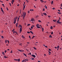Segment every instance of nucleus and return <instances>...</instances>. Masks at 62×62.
I'll list each match as a JSON object with an SVG mask.
<instances>
[{
    "instance_id": "nucleus-36",
    "label": "nucleus",
    "mask_w": 62,
    "mask_h": 62,
    "mask_svg": "<svg viewBox=\"0 0 62 62\" xmlns=\"http://www.w3.org/2000/svg\"><path fill=\"white\" fill-rule=\"evenodd\" d=\"M27 33H28V34H29L30 33V32L29 31H28L27 32Z\"/></svg>"
},
{
    "instance_id": "nucleus-29",
    "label": "nucleus",
    "mask_w": 62,
    "mask_h": 62,
    "mask_svg": "<svg viewBox=\"0 0 62 62\" xmlns=\"http://www.w3.org/2000/svg\"><path fill=\"white\" fill-rule=\"evenodd\" d=\"M48 50H49V51H52V50L50 48H49L48 49Z\"/></svg>"
},
{
    "instance_id": "nucleus-23",
    "label": "nucleus",
    "mask_w": 62,
    "mask_h": 62,
    "mask_svg": "<svg viewBox=\"0 0 62 62\" xmlns=\"http://www.w3.org/2000/svg\"><path fill=\"white\" fill-rule=\"evenodd\" d=\"M42 31H44V29L43 28H42Z\"/></svg>"
},
{
    "instance_id": "nucleus-19",
    "label": "nucleus",
    "mask_w": 62,
    "mask_h": 62,
    "mask_svg": "<svg viewBox=\"0 0 62 62\" xmlns=\"http://www.w3.org/2000/svg\"><path fill=\"white\" fill-rule=\"evenodd\" d=\"M4 58H8V57L6 56H4Z\"/></svg>"
},
{
    "instance_id": "nucleus-30",
    "label": "nucleus",
    "mask_w": 62,
    "mask_h": 62,
    "mask_svg": "<svg viewBox=\"0 0 62 62\" xmlns=\"http://www.w3.org/2000/svg\"><path fill=\"white\" fill-rule=\"evenodd\" d=\"M39 24H37L36 25V26H39Z\"/></svg>"
},
{
    "instance_id": "nucleus-40",
    "label": "nucleus",
    "mask_w": 62,
    "mask_h": 62,
    "mask_svg": "<svg viewBox=\"0 0 62 62\" xmlns=\"http://www.w3.org/2000/svg\"><path fill=\"white\" fill-rule=\"evenodd\" d=\"M59 46H57V48L58 49L59 48Z\"/></svg>"
},
{
    "instance_id": "nucleus-27",
    "label": "nucleus",
    "mask_w": 62,
    "mask_h": 62,
    "mask_svg": "<svg viewBox=\"0 0 62 62\" xmlns=\"http://www.w3.org/2000/svg\"><path fill=\"white\" fill-rule=\"evenodd\" d=\"M17 61L19 62H20V59H19Z\"/></svg>"
},
{
    "instance_id": "nucleus-11",
    "label": "nucleus",
    "mask_w": 62,
    "mask_h": 62,
    "mask_svg": "<svg viewBox=\"0 0 62 62\" xmlns=\"http://www.w3.org/2000/svg\"><path fill=\"white\" fill-rule=\"evenodd\" d=\"M31 21H34L35 20H34V18H32L31 19Z\"/></svg>"
},
{
    "instance_id": "nucleus-8",
    "label": "nucleus",
    "mask_w": 62,
    "mask_h": 62,
    "mask_svg": "<svg viewBox=\"0 0 62 62\" xmlns=\"http://www.w3.org/2000/svg\"><path fill=\"white\" fill-rule=\"evenodd\" d=\"M1 11L2 12H4V11H3V9L2 8H1Z\"/></svg>"
},
{
    "instance_id": "nucleus-57",
    "label": "nucleus",
    "mask_w": 62,
    "mask_h": 62,
    "mask_svg": "<svg viewBox=\"0 0 62 62\" xmlns=\"http://www.w3.org/2000/svg\"><path fill=\"white\" fill-rule=\"evenodd\" d=\"M22 43H20V44H19V45H20V46H22Z\"/></svg>"
},
{
    "instance_id": "nucleus-32",
    "label": "nucleus",
    "mask_w": 62,
    "mask_h": 62,
    "mask_svg": "<svg viewBox=\"0 0 62 62\" xmlns=\"http://www.w3.org/2000/svg\"><path fill=\"white\" fill-rule=\"evenodd\" d=\"M58 14H61V13L60 12H58Z\"/></svg>"
},
{
    "instance_id": "nucleus-12",
    "label": "nucleus",
    "mask_w": 62,
    "mask_h": 62,
    "mask_svg": "<svg viewBox=\"0 0 62 62\" xmlns=\"http://www.w3.org/2000/svg\"><path fill=\"white\" fill-rule=\"evenodd\" d=\"M25 62H26L27 61H28V60L27 59H25Z\"/></svg>"
},
{
    "instance_id": "nucleus-17",
    "label": "nucleus",
    "mask_w": 62,
    "mask_h": 62,
    "mask_svg": "<svg viewBox=\"0 0 62 62\" xmlns=\"http://www.w3.org/2000/svg\"><path fill=\"white\" fill-rule=\"evenodd\" d=\"M36 27H37V28H40V27L39 26H37Z\"/></svg>"
},
{
    "instance_id": "nucleus-46",
    "label": "nucleus",
    "mask_w": 62,
    "mask_h": 62,
    "mask_svg": "<svg viewBox=\"0 0 62 62\" xmlns=\"http://www.w3.org/2000/svg\"><path fill=\"white\" fill-rule=\"evenodd\" d=\"M38 22H40V23L41 22V21L40 20H39L38 21Z\"/></svg>"
},
{
    "instance_id": "nucleus-4",
    "label": "nucleus",
    "mask_w": 62,
    "mask_h": 62,
    "mask_svg": "<svg viewBox=\"0 0 62 62\" xmlns=\"http://www.w3.org/2000/svg\"><path fill=\"white\" fill-rule=\"evenodd\" d=\"M57 22L58 23H59V24H60L61 23V22H60V21H57Z\"/></svg>"
},
{
    "instance_id": "nucleus-38",
    "label": "nucleus",
    "mask_w": 62,
    "mask_h": 62,
    "mask_svg": "<svg viewBox=\"0 0 62 62\" xmlns=\"http://www.w3.org/2000/svg\"><path fill=\"white\" fill-rule=\"evenodd\" d=\"M30 25V24H27V26H29V25Z\"/></svg>"
},
{
    "instance_id": "nucleus-59",
    "label": "nucleus",
    "mask_w": 62,
    "mask_h": 62,
    "mask_svg": "<svg viewBox=\"0 0 62 62\" xmlns=\"http://www.w3.org/2000/svg\"><path fill=\"white\" fill-rule=\"evenodd\" d=\"M15 30L14 29H13V30H12V32H13V31H14Z\"/></svg>"
},
{
    "instance_id": "nucleus-22",
    "label": "nucleus",
    "mask_w": 62,
    "mask_h": 62,
    "mask_svg": "<svg viewBox=\"0 0 62 62\" xmlns=\"http://www.w3.org/2000/svg\"><path fill=\"white\" fill-rule=\"evenodd\" d=\"M49 37H50L51 38H52V35H50V36H49Z\"/></svg>"
},
{
    "instance_id": "nucleus-18",
    "label": "nucleus",
    "mask_w": 62,
    "mask_h": 62,
    "mask_svg": "<svg viewBox=\"0 0 62 62\" xmlns=\"http://www.w3.org/2000/svg\"><path fill=\"white\" fill-rule=\"evenodd\" d=\"M22 37L23 38V39H24L25 38V37H24L23 35L22 36Z\"/></svg>"
},
{
    "instance_id": "nucleus-10",
    "label": "nucleus",
    "mask_w": 62,
    "mask_h": 62,
    "mask_svg": "<svg viewBox=\"0 0 62 62\" xmlns=\"http://www.w3.org/2000/svg\"><path fill=\"white\" fill-rule=\"evenodd\" d=\"M23 54H24V56H25L26 57H27V55H26V54H25L24 53H23Z\"/></svg>"
},
{
    "instance_id": "nucleus-55",
    "label": "nucleus",
    "mask_w": 62,
    "mask_h": 62,
    "mask_svg": "<svg viewBox=\"0 0 62 62\" xmlns=\"http://www.w3.org/2000/svg\"><path fill=\"white\" fill-rule=\"evenodd\" d=\"M55 49H57V47L55 46Z\"/></svg>"
},
{
    "instance_id": "nucleus-43",
    "label": "nucleus",
    "mask_w": 62,
    "mask_h": 62,
    "mask_svg": "<svg viewBox=\"0 0 62 62\" xmlns=\"http://www.w3.org/2000/svg\"><path fill=\"white\" fill-rule=\"evenodd\" d=\"M5 43H7V40H5Z\"/></svg>"
},
{
    "instance_id": "nucleus-5",
    "label": "nucleus",
    "mask_w": 62,
    "mask_h": 62,
    "mask_svg": "<svg viewBox=\"0 0 62 62\" xmlns=\"http://www.w3.org/2000/svg\"><path fill=\"white\" fill-rule=\"evenodd\" d=\"M31 56L33 57H34V58H35V57H36V56L34 54L31 55Z\"/></svg>"
},
{
    "instance_id": "nucleus-15",
    "label": "nucleus",
    "mask_w": 62,
    "mask_h": 62,
    "mask_svg": "<svg viewBox=\"0 0 62 62\" xmlns=\"http://www.w3.org/2000/svg\"><path fill=\"white\" fill-rule=\"evenodd\" d=\"M30 32L32 34H34V33H33L32 31H30Z\"/></svg>"
},
{
    "instance_id": "nucleus-61",
    "label": "nucleus",
    "mask_w": 62,
    "mask_h": 62,
    "mask_svg": "<svg viewBox=\"0 0 62 62\" xmlns=\"http://www.w3.org/2000/svg\"><path fill=\"white\" fill-rule=\"evenodd\" d=\"M7 10H8V8H7Z\"/></svg>"
},
{
    "instance_id": "nucleus-51",
    "label": "nucleus",
    "mask_w": 62,
    "mask_h": 62,
    "mask_svg": "<svg viewBox=\"0 0 62 62\" xmlns=\"http://www.w3.org/2000/svg\"><path fill=\"white\" fill-rule=\"evenodd\" d=\"M48 52L49 53V54H51V52L50 51H48Z\"/></svg>"
},
{
    "instance_id": "nucleus-41",
    "label": "nucleus",
    "mask_w": 62,
    "mask_h": 62,
    "mask_svg": "<svg viewBox=\"0 0 62 62\" xmlns=\"http://www.w3.org/2000/svg\"><path fill=\"white\" fill-rule=\"evenodd\" d=\"M53 34H54V32H51V35H53Z\"/></svg>"
},
{
    "instance_id": "nucleus-39",
    "label": "nucleus",
    "mask_w": 62,
    "mask_h": 62,
    "mask_svg": "<svg viewBox=\"0 0 62 62\" xmlns=\"http://www.w3.org/2000/svg\"><path fill=\"white\" fill-rule=\"evenodd\" d=\"M35 37V36H33V37H32V39H33V38H34Z\"/></svg>"
},
{
    "instance_id": "nucleus-26",
    "label": "nucleus",
    "mask_w": 62,
    "mask_h": 62,
    "mask_svg": "<svg viewBox=\"0 0 62 62\" xmlns=\"http://www.w3.org/2000/svg\"><path fill=\"white\" fill-rule=\"evenodd\" d=\"M14 2V0H12V1H11V3H13Z\"/></svg>"
},
{
    "instance_id": "nucleus-24",
    "label": "nucleus",
    "mask_w": 62,
    "mask_h": 62,
    "mask_svg": "<svg viewBox=\"0 0 62 62\" xmlns=\"http://www.w3.org/2000/svg\"><path fill=\"white\" fill-rule=\"evenodd\" d=\"M54 3V2L53 1H52L51 2V4L52 5Z\"/></svg>"
},
{
    "instance_id": "nucleus-54",
    "label": "nucleus",
    "mask_w": 62,
    "mask_h": 62,
    "mask_svg": "<svg viewBox=\"0 0 62 62\" xmlns=\"http://www.w3.org/2000/svg\"><path fill=\"white\" fill-rule=\"evenodd\" d=\"M7 41L8 42V43H9V41L8 40H7Z\"/></svg>"
},
{
    "instance_id": "nucleus-42",
    "label": "nucleus",
    "mask_w": 62,
    "mask_h": 62,
    "mask_svg": "<svg viewBox=\"0 0 62 62\" xmlns=\"http://www.w3.org/2000/svg\"><path fill=\"white\" fill-rule=\"evenodd\" d=\"M30 54V55H31V53H30L29 54Z\"/></svg>"
},
{
    "instance_id": "nucleus-64",
    "label": "nucleus",
    "mask_w": 62,
    "mask_h": 62,
    "mask_svg": "<svg viewBox=\"0 0 62 62\" xmlns=\"http://www.w3.org/2000/svg\"><path fill=\"white\" fill-rule=\"evenodd\" d=\"M29 38H31V36H29Z\"/></svg>"
},
{
    "instance_id": "nucleus-58",
    "label": "nucleus",
    "mask_w": 62,
    "mask_h": 62,
    "mask_svg": "<svg viewBox=\"0 0 62 62\" xmlns=\"http://www.w3.org/2000/svg\"><path fill=\"white\" fill-rule=\"evenodd\" d=\"M45 8H46V9H47V6L45 7Z\"/></svg>"
},
{
    "instance_id": "nucleus-20",
    "label": "nucleus",
    "mask_w": 62,
    "mask_h": 62,
    "mask_svg": "<svg viewBox=\"0 0 62 62\" xmlns=\"http://www.w3.org/2000/svg\"><path fill=\"white\" fill-rule=\"evenodd\" d=\"M53 28V27L52 26H51L50 27V29H52Z\"/></svg>"
},
{
    "instance_id": "nucleus-2",
    "label": "nucleus",
    "mask_w": 62,
    "mask_h": 62,
    "mask_svg": "<svg viewBox=\"0 0 62 62\" xmlns=\"http://www.w3.org/2000/svg\"><path fill=\"white\" fill-rule=\"evenodd\" d=\"M22 28H20V29L19 30L20 33H21V32H22Z\"/></svg>"
},
{
    "instance_id": "nucleus-7",
    "label": "nucleus",
    "mask_w": 62,
    "mask_h": 62,
    "mask_svg": "<svg viewBox=\"0 0 62 62\" xmlns=\"http://www.w3.org/2000/svg\"><path fill=\"white\" fill-rule=\"evenodd\" d=\"M17 18H18V17L17 16H16V17H15L14 18V20H17Z\"/></svg>"
},
{
    "instance_id": "nucleus-49",
    "label": "nucleus",
    "mask_w": 62,
    "mask_h": 62,
    "mask_svg": "<svg viewBox=\"0 0 62 62\" xmlns=\"http://www.w3.org/2000/svg\"><path fill=\"white\" fill-rule=\"evenodd\" d=\"M7 52V50H5L4 51L5 53H6Z\"/></svg>"
},
{
    "instance_id": "nucleus-3",
    "label": "nucleus",
    "mask_w": 62,
    "mask_h": 62,
    "mask_svg": "<svg viewBox=\"0 0 62 62\" xmlns=\"http://www.w3.org/2000/svg\"><path fill=\"white\" fill-rule=\"evenodd\" d=\"M18 51H20V52H24V50H21L18 49Z\"/></svg>"
},
{
    "instance_id": "nucleus-14",
    "label": "nucleus",
    "mask_w": 62,
    "mask_h": 62,
    "mask_svg": "<svg viewBox=\"0 0 62 62\" xmlns=\"http://www.w3.org/2000/svg\"><path fill=\"white\" fill-rule=\"evenodd\" d=\"M43 14L45 15L46 16L47 15V14L46 13H43Z\"/></svg>"
},
{
    "instance_id": "nucleus-50",
    "label": "nucleus",
    "mask_w": 62,
    "mask_h": 62,
    "mask_svg": "<svg viewBox=\"0 0 62 62\" xmlns=\"http://www.w3.org/2000/svg\"><path fill=\"white\" fill-rule=\"evenodd\" d=\"M25 8V5L24 6L23 8Z\"/></svg>"
},
{
    "instance_id": "nucleus-9",
    "label": "nucleus",
    "mask_w": 62,
    "mask_h": 62,
    "mask_svg": "<svg viewBox=\"0 0 62 62\" xmlns=\"http://www.w3.org/2000/svg\"><path fill=\"white\" fill-rule=\"evenodd\" d=\"M19 27H21L20 28H22V26L21 24H20L19 25Z\"/></svg>"
},
{
    "instance_id": "nucleus-28",
    "label": "nucleus",
    "mask_w": 62,
    "mask_h": 62,
    "mask_svg": "<svg viewBox=\"0 0 62 62\" xmlns=\"http://www.w3.org/2000/svg\"><path fill=\"white\" fill-rule=\"evenodd\" d=\"M2 5L4 7H5V5L4 4H2Z\"/></svg>"
},
{
    "instance_id": "nucleus-48",
    "label": "nucleus",
    "mask_w": 62,
    "mask_h": 62,
    "mask_svg": "<svg viewBox=\"0 0 62 62\" xmlns=\"http://www.w3.org/2000/svg\"><path fill=\"white\" fill-rule=\"evenodd\" d=\"M38 17H39V16H36V18H38Z\"/></svg>"
},
{
    "instance_id": "nucleus-60",
    "label": "nucleus",
    "mask_w": 62,
    "mask_h": 62,
    "mask_svg": "<svg viewBox=\"0 0 62 62\" xmlns=\"http://www.w3.org/2000/svg\"><path fill=\"white\" fill-rule=\"evenodd\" d=\"M9 5H10V6H11V3H9Z\"/></svg>"
},
{
    "instance_id": "nucleus-25",
    "label": "nucleus",
    "mask_w": 62,
    "mask_h": 62,
    "mask_svg": "<svg viewBox=\"0 0 62 62\" xmlns=\"http://www.w3.org/2000/svg\"><path fill=\"white\" fill-rule=\"evenodd\" d=\"M53 21L54 22H55L56 21V20H53Z\"/></svg>"
},
{
    "instance_id": "nucleus-1",
    "label": "nucleus",
    "mask_w": 62,
    "mask_h": 62,
    "mask_svg": "<svg viewBox=\"0 0 62 62\" xmlns=\"http://www.w3.org/2000/svg\"><path fill=\"white\" fill-rule=\"evenodd\" d=\"M23 20H24V17H25V16H26V13H25V12H23Z\"/></svg>"
},
{
    "instance_id": "nucleus-6",
    "label": "nucleus",
    "mask_w": 62,
    "mask_h": 62,
    "mask_svg": "<svg viewBox=\"0 0 62 62\" xmlns=\"http://www.w3.org/2000/svg\"><path fill=\"white\" fill-rule=\"evenodd\" d=\"M16 23V20L14 19V24H15V23Z\"/></svg>"
},
{
    "instance_id": "nucleus-44",
    "label": "nucleus",
    "mask_w": 62,
    "mask_h": 62,
    "mask_svg": "<svg viewBox=\"0 0 62 62\" xmlns=\"http://www.w3.org/2000/svg\"><path fill=\"white\" fill-rule=\"evenodd\" d=\"M13 52H12V50H11V51L10 52V53H12Z\"/></svg>"
},
{
    "instance_id": "nucleus-56",
    "label": "nucleus",
    "mask_w": 62,
    "mask_h": 62,
    "mask_svg": "<svg viewBox=\"0 0 62 62\" xmlns=\"http://www.w3.org/2000/svg\"><path fill=\"white\" fill-rule=\"evenodd\" d=\"M43 11H45V9H44V8H43Z\"/></svg>"
},
{
    "instance_id": "nucleus-21",
    "label": "nucleus",
    "mask_w": 62,
    "mask_h": 62,
    "mask_svg": "<svg viewBox=\"0 0 62 62\" xmlns=\"http://www.w3.org/2000/svg\"><path fill=\"white\" fill-rule=\"evenodd\" d=\"M2 54H3V55H5V53H4V52H2Z\"/></svg>"
},
{
    "instance_id": "nucleus-35",
    "label": "nucleus",
    "mask_w": 62,
    "mask_h": 62,
    "mask_svg": "<svg viewBox=\"0 0 62 62\" xmlns=\"http://www.w3.org/2000/svg\"><path fill=\"white\" fill-rule=\"evenodd\" d=\"M14 60H15V61H18V59H14Z\"/></svg>"
},
{
    "instance_id": "nucleus-47",
    "label": "nucleus",
    "mask_w": 62,
    "mask_h": 62,
    "mask_svg": "<svg viewBox=\"0 0 62 62\" xmlns=\"http://www.w3.org/2000/svg\"><path fill=\"white\" fill-rule=\"evenodd\" d=\"M16 32V31H14L13 32V34H14Z\"/></svg>"
},
{
    "instance_id": "nucleus-16",
    "label": "nucleus",
    "mask_w": 62,
    "mask_h": 62,
    "mask_svg": "<svg viewBox=\"0 0 62 62\" xmlns=\"http://www.w3.org/2000/svg\"><path fill=\"white\" fill-rule=\"evenodd\" d=\"M30 11H34V10H33V9H30Z\"/></svg>"
},
{
    "instance_id": "nucleus-45",
    "label": "nucleus",
    "mask_w": 62,
    "mask_h": 62,
    "mask_svg": "<svg viewBox=\"0 0 62 62\" xmlns=\"http://www.w3.org/2000/svg\"><path fill=\"white\" fill-rule=\"evenodd\" d=\"M18 23H16V25H18Z\"/></svg>"
},
{
    "instance_id": "nucleus-62",
    "label": "nucleus",
    "mask_w": 62,
    "mask_h": 62,
    "mask_svg": "<svg viewBox=\"0 0 62 62\" xmlns=\"http://www.w3.org/2000/svg\"><path fill=\"white\" fill-rule=\"evenodd\" d=\"M30 13V11H28V13Z\"/></svg>"
},
{
    "instance_id": "nucleus-34",
    "label": "nucleus",
    "mask_w": 62,
    "mask_h": 62,
    "mask_svg": "<svg viewBox=\"0 0 62 62\" xmlns=\"http://www.w3.org/2000/svg\"><path fill=\"white\" fill-rule=\"evenodd\" d=\"M33 48H34V49H35V50H37V48H36V47H34Z\"/></svg>"
},
{
    "instance_id": "nucleus-13",
    "label": "nucleus",
    "mask_w": 62,
    "mask_h": 62,
    "mask_svg": "<svg viewBox=\"0 0 62 62\" xmlns=\"http://www.w3.org/2000/svg\"><path fill=\"white\" fill-rule=\"evenodd\" d=\"M40 1L41 2V3H43L44 2V1H43V0H40Z\"/></svg>"
},
{
    "instance_id": "nucleus-37",
    "label": "nucleus",
    "mask_w": 62,
    "mask_h": 62,
    "mask_svg": "<svg viewBox=\"0 0 62 62\" xmlns=\"http://www.w3.org/2000/svg\"><path fill=\"white\" fill-rule=\"evenodd\" d=\"M31 60H34V58H32L31 59Z\"/></svg>"
},
{
    "instance_id": "nucleus-53",
    "label": "nucleus",
    "mask_w": 62,
    "mask_h": 62,
    "mask_svg": "<svg viewBox=\"0 0 62 62\" xmlns=\"http://www.w3.org/2000/svg\"><path fill=\"white\" fill-rule=\"evenodd\" d=\"M33 26H32L31 27V29H33Z\"/></svg>"
},
{
    "instance_id": "nucleus-33",
    "label": "nucleus",
    "mask_w": 62,
    "mask_h": 62,
    "mask_svg": "<svg viewBox=\"0 0 62 62\" xmlns=\"http://www.w3.org/2000/svg\"><path fill=\"white\" fill-rule=\"evenodd\" d=\"M1 37L2 39H4V36H1Z\"/></svg>"
},
{
    "instance_id": "nucleus-63",
    "label": "nucleus",
    "mask_w": 62,
    "mask_h": 62,
    "mask_svg": "<svg viewBox=\"0 0 62 62\" xmlns=\"http://www.w3.org/2000/svg\"><path fill=\"white\" fill-rule=\"evenodd\" d=\"M15 33H16L17 34V35H18V34H17V32L16 31Z\"/></svg>"
},
{
    "instance_id": "nucleus-52",
    "label": "nucleus",
    "mask_w": 62,
    "mask_h": 62,
    "mask_svg": "<svg viewBox=\"0 0 62 62\" xmlns=\"http://www.w3.org/2000/svg\"><path fill=\"white\" fill-rule=\"evenodd\" d=\"M61 7H62V4H61Z\"/></svg>"
},
{
    "instance_id": "nucleus-31",
    "label": "nucleus",
    "mask_w": 62,
    "mask_h": 62,
    "mask_svg": "<svg viewBox=\"0 0 62 62\" xmlns=\"http://www.w3.org/2000/svg\"><path fill=\"white\" fill-rule=\"evenodd\" d=\"M24 61H25V60H22V62H24Z\"/></svg>"
}]
</instances>
